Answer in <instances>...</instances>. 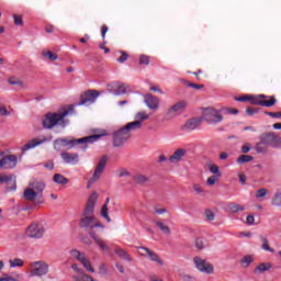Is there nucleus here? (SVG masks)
Segmentation results:
<instances>
[{
    "instance_id": "16",
    "label": "nucleus",
    "mask_w": 281,
    "mask_h": 281,
    "mask_svg": "<svg viewBox=\"0 0 281 281\" xmlns=\"http://www.w3.org/2000/svg\"><path fill=\"white\" fill-rule=\"evenodd\" d=\"M45 226L42 224H31L27 228L29 238H43Z\"/></svg>"
},
{
    "instance_id": "6",
    "label": "nucleus",
    "mask_w": 281,
    "mask_h": 281,
    "mask_svg": "<svg viewBox=\"0 0 281 281\" xmlns=\"http://www.w3.org/2000/svg\"><path fill=\"white\" fill-rule=\"evenodd\" d=\"M259 140L262 142L267 147L281 148V137L276 133H263L259 136Z\"/></svg>"
},
{
    "instance_id": "33",
    "label": "nucleus",
    "mask_w": 281,
    "mask_h": 281,
    "mask_svg": "<svg viewBox=\"0 0 281 281\" xmlns=\"http://www.w3.org/2000/svg\"><path fill=\"white\" fill-rule=\"evenodd\" d=\"M244 210H245L244 206H240L236 203L227 204V211L231 212L232 214H236L237 212H243Z\"/></svg>"
},
{
    "instance_id": "14",
    "label": "nucleus",
    "mask_w": 281,
    "mask_h": 281,
    "mask_svg": "<svg viewBox=\"0 0 281 281\" xmlns=\"http://www.w3.org/2000/svg\"><path fill=\"white\" fill-rule=\"evenodd\" d=\"M144 104L149 109V111H159L161 100H159L158 97L148 93L144 95Z\"/></svg>"
},
{
    "instance_id": "8",
    "label": "nucleus",
    "mask_w": 281,
    "mask_h": 281,
    "mask_svg": "<svg viewBox=\"0 0 281 281\" xmlns=\"http://www.w3.org/2000/svg\"><path fill=\"white\" fill-rule=\"evenodd\" d=\"M188 108V102L186 101H178L176 102L171 108L168 109L166 112V117L168 120H173V117H178V115H181Z\"/></svg>"
},
{
    "instance_id": "4",
    "label": "nucleus",
    "mask_w": 281,
    "mask_h": 281,
    "mask_svg": "<svg viewBox=\"0 0 281 281\" xmlns=\"http://www.w3.org/2000/svg\"><path fill=\"white\" fill-rule=\"evenodd\" d=\"M223 115H238V111L234 108H221L220 110L206 108L203 110L202 120L207 124H221Z\"/></svg>"
},
{
    "instance_id": "55",
    "label": "nucleus",
    "mask_w": 281,
    "mask_h": 281,
    "mask_svg": "<svg viewBox=\"0 0 281 281\" xmlns=\"http://www.w3.org/2000/svg\"><path fill=\"white\" fill-rule=\"evenodd\" d=\"M119 177H131V172H128L126 169H121L119 171Z\"/></svg>"
},
{
    "instance_id": "62",
    "label": "nucleus",
    "mask_w": 281,
    "mask_h": 281,
    "mask_svg": "<svg viewBox=\"0 0 281 281\" xmlns=\"http://www.w3.org/2000/svg\"><path fill=\"white\" fill-rule=\"evenodd\" d=\"M155 214H166V212H168V210L166 209H154Z\"/></svg>"
},
{
    "instance_id": "34",
    "label": "nucleus",
    "mask_w": 281,
    "mask_h": 281,
    "mask_svg": "<svg viewBox=\"0 0 281 281\" xmlns=\"http://www.w3.org/2000/svg\"><path fill=\"white\" fill-rule=\"evenodd\" d=\"M135 120L136 122H139L142 125V123L146 122V120H150V115H148V113L146 112H137L135 115Z\"/></svg>"
},
{
    "instance_id": "36",
    "label": "nucleus",
    "mask_w": 281,
    "mask_h": 281,
    "mask_svg": "<svg viewBox=\"0 0 281 281\" xmlns=\"http://www.w3.org/2000/svg\"><path fill=\"white\" fill-rule=\"evenodd\" d=\"M251 262H254V257L251 255H246L244 258H241L240 260V265L241 267H244L245 269H247V267H249L251 265Z\"/></svg>"
},
{
    "instance_id": "48",
    "label": "nucleus",
    "mask_w": 281,
    "mask_h": 281,
    "mask_svg": "<svg viewBox=\"0 0 281 281\" xmlns=\"http://www.w3.org/2000/svg\"><path fill=\"white\" fill-rule=\"evenodd\" d=\"M12 113L8 110V108H5L4 105L0 106V115H1V117H8Z\"/></svg>"
},
{
    "instance_id": "49",
    "label": "nucleus",
    "mask_w": 281,
    "mask_h": 281,
    "mask_svg": "<svg viewBox=\"0 0 281 281\" xmlns=\"http://www.w3.org/2000/svg\"><path fill=\"white\" fill-rule=\"evenodd\" d=\"M195 247L199 250L204 249L205 243L203 241V239H201V238L195 239Z\"/></svg>"
},
{
    "instance_id": "37",
    "label": "nucleus",
    "mask_w": 281,
    "mask_h": 281,
    "mask_svg": "<svg viewBox=\"0 0 281 281\" xmlns=\"http://www.w3.org/2000/svg\"><path fill=\"white\" fill-rule=\"evenodd\" d=\"M9 265H10L11 269H14L16 267H23V265H25V262L21 258H14V259L9 260Z\"/></svg>"
},
{
    "instance_id": "21",
    "label": "nucleus",
    "mask_w": 281,
    "mask_h": 281,
    "mask_svg": "<svg viewBox=\"0 0 281 281\" xmlns=\"http://www.w3.org/2000/svg\"><path fill=\"white\" fill-rule=\"evenodd\" d=\"M61 159L65 161V164H71L72 166H76L78 161H80V156L76 153H67L64 151L60 154Z\"/></svg>"
},
{
    "instance_id": "9",
    "label": "nucleus",
    "mask_w": 281,
    "mask_h": 281,
    "mask_svg": "<svg viewBox=\"0 0 281 281\" xmlns=\"http://www.w3.org/2000/svg\"><path fill=\"white\" fill-rule=\"evenodd\" d=\"M139 256L148 258L151 262H157L160 267H164V260L159 258V255L144 246L137 247Z\"/></svg>"
},
{
    "instance_id": "24",
    "label": "nucleus",
    "mask_w": 281,
    "mask_h": 281,
    "mask_svg": "<svg viewBox=\"0 0 281 281\" xmlns=\"http://www.w3.org/2000/svg\"><path fill=\"white\" fill-rule=\"evenodd\" d=\"M109 203H111V198H106L104 204L101 207V217L106 221V223H111V217L109 216Z\"/></svg>"
},
{
    "instance_id": "64",
    "label": "nucleus",
    "mask_w": 281,
    "mask_h": 281,
    "mask_svg": "<svg viewBox=\"0 0 281 281\" xmlns=\"http://www.w3.org/2000/svg\"><path fill=\"white\" fill-rule=\"evenodd\" d=\"M182 281H194V279L192 277H190V276H184L182 278Z\"/></svg>"
},
{
    "instance_id": "57",
    "label": "nucleus",
    "mask_w": 281,
    "mask_h": 281,
    "mask_svg": "<svg viewBox=\"0 0 281 281\" xmlns=\"http://www.w3.org/2000/svg\"><path fill=\"white\" fill-rule=\"evenodd\" d=\"M238 179L241 186H245V183H247V177L243 173L238 175Z\"/></svg>"
},
{
    "instance_id": "23",
    "label": "nucleus",
    "mask_w": 281,
    "mask_h": 281,
    "mask_svg": "<svg viewBox=\"0 0 281 281\" xmlns=\"http://www.w3.org/2000/svg\"><path fill=\"white\" fill-rule=\"evenodd\" d=\"M201 126V120L200 119H190L188 120L184 125L182 126L183 131H196Z\"/></svg>"
},
{
    "instance_id": "31",
    "label": "nucleus",
    "mask_w": 281,
    "mask_h": 281,
    "mask_svg": "<svg viewBox=\"0 0 281 281\" xmlns=\"http://www.w3.org/2000/svg\"><path fill=\"white\" fill-rule=\"evenodd\" d=\"M53 181H54V183H58L59 186H65V184L69 183V179L65 178V176H63L60 173H56L53 177Z\"/></svg>"
},
{
    "instance_id": "56",
    "label": "nucleus",
    "mask_w": 281,
    "mask_h": 281,
    "mask_svg": "<svg viewBox=\"0 0 281 281\" xmlns=\"http://www.w3.org/2000/svg\"><path fill=\"white\" fill-rule=\"evenodd\" d=\"M106 32H109V26L103 25L101 27V36H102V38H106Z\"/></svg>"
},
{
    "instance_id": "27",
    "label": "nucleus",
    "mask_w": 281,
    "mask_h": 281,
    "mask_svg": "<svg viewBox=\"0 0 281 281\" xmlns=\"http://www.w3.org/2000/svg\"><path fill=\"white\" fill-rule=\"evenodd\" d=\"M69 256L74 258V260H78V262H82L87 257L83 252H80L78 249L69 250Z\"/></svg>"
},
{
    "instance_id": "10",
    "label": "nucleus",
    "mask_w": 281,
    "mask_h": 281,
    "mask_svg": "<svg viewBox=\"0 0 281 281\" xmlns=\"http://www.w3.org/2000/svg\"><path fill=\"white\" fill-rule=\"evenodd\" d=\"M128 139H131V133L127 132L126 128L122 127L121 130L114 133L113 144L117 148L120 146H124V144H126Z\"/></svg>"
},
{
    "instance_id": "53",
    "label": "nucleus",
    "mask_w": 281,
    "mask_h": 281,
    "mask_svg": "<svg viewBox=\"0 0 281 281\" xmlns=\"http://www.w3.org/2000/svg\"><path fill=\"white\" fill-rule=\"evenodd\" d=\"M246 223H247V225H255L256 224V218L254 217V215H248L246 217Z\"/></svg>"
},
{
    "instance_id": "58",
    "label": "nucleus",
    "mask_w": 281,
    "mask_h": 281,
    "mask_svg": "<svg viewBox=\"0 0 281 281\" xmlns=\"http://www.w3.org/2000/svg\"><path fill=\"white\" fill-rule=\"evenodd\" d=\"M193 190H194V192H196L198 194L203 193V188H201L200 184H194V186H193Z\"/></svg>"
},
{
    "instance_id": "59",
    "label": "nucleus",
    "mask_w": 281,
    "mask_h": 281,
    "mask_svg": "<svg viewBox=\"0 0 281 281\" xmlns=\"http://www.w3.org/2000/svg\"><path fill=\"white\" fill-rule=\"evenodd\" d=\"M265 114L269 115V117H281V112L280 113L265 112Z\"/></svg>"
},
{
    "instance_id": "19",
    "label": "nucleus",
    "mask_w": 281,
    "mask_h": 281,
    "mask_svg": "<svg viewBox=\"0 0 281 281\" xmlns=\"http://www.w3.org/2000/svg\"><path fill=\"white\" fill-rule=\"evenodd\" d=\"M112 89H116L114 95H124L131 91V86L128 83H123L120 81H114L111 83Z\"/></svg>"
},
{
    "instance_id": "3",
    "label": "nucleus",
    "mask_w": 281,
    "mask_h": 281,
    "mask_svg": "<svg viewBox=\"0 0 281 281\" xmlns=\"http://www.w3.org/2000/svg\"><path fill=\"white\" fill-rule=\"evenodd\" d=\"M105 136H106V133L94 134V135L86 136L83 138H78V139L57 138L54 142V148L55 150H60V148H76L78 144H93L98 142V139H100L101 137H105Z\"/></svg>"
},
{
    "instance_id": "38",
    "label": "nucleus",
    "mask_w": 281,
    "mask_h": 281,
    "mask_svg": "<svg viewBox=\"0 0 281 281\" xmlns=\"http://www.w3.org/2000/svg\"><path fill=\"white\" fill-rule=\"evenodd\" d=\"M209 171L211 172V175H213L215 177H222L221 168H218V165H214V164L210 165Z\"/></svg>"
},
{
    "instance_id": "39",
    "label": "nucleus",
    "mask_w": 281,
    "mask_h": 281,
    "mask_svg": "<svg viewBox=\"0 0 281 281\" xmlns=\"http://www.w3.org/2000/svg\"><path fill=\"white\" fill-rule=\"evenodd\" d=\"M249 161H254V156L241 155L237 158V164H249Z\"/></svg>"
},
{
    "instance_id": "29",
    "label": "nucleus",
    "mask_w": 281,
    "mask_h": 281,
    "mask_svg": "<svg viewBox=\"0 0 281 281\" xmlns=\"http://www.w3.org/2000/svg\"><path fill=\"white\" fill-rule=\"evenodd\" d=\"M124 128L127 130V133H131V131H139V128H142V123L139 121L130 122Z\"/></svg>"
},
{
    "instance_id": "25",
    "label": "nucleus",
    "mask_w": 281,
    "mask_h": 281,
    "mask_svg": "<svg viewBox=\"0 0 281 281\" xmlns=\"http://www.w3.org/2000/svg\"><path fill=\"white\" fill-rule=\"evenodd\" d=\"M89 235L91 236L92 239H94V243L103 250L106 251L109 249V246H106V244H104V241L102 240V238H100L98 235H95V233L90 232Z\"/></svg>"
},
{
    "instance_id": "18",
    "label": "nucleus",
    "mask_w": 281,
    "mask_h": 281,
    "mask_svg": "<svg viewBox=\"0 0 281 281\" xmlns=\"http://www.w3.org/2000/svg\"><path fill=\"white\" fill-rule=\"evenodd\" d=\"M93 221H95V216L93 214H87V210L83 211L82 217L79 222L80 227H83L86 229L93 227Z\"/></svg>"
},
{
    "instance_id": "42",
    "label": "nucleus",
    "mask_w": 281,
    "mask_h": 281,
    "mask_svg": "<svg viewBox=\"0 0 281 281\" xmlns=\"http://www.w3.org/2000/svg\"><path fill=\"white\" fill-rule=\"evenodd\" d=\"M267 194H269V190H267L266 188H261V189L257 190L255 196H256V199H265V196H267Z\"/></svg>"
},
{
    "instance_id": "47",
    "label": "nucleus",
    "mask_w": 281,
    "mask_h": 281,
    "mask_svg": "<svg viewBox=\"0 0 281 281\" xmlns=\"http://www.w3.org/2000/svg\"><path fill=\"white\" fill-rule=\"evenodd\" d=\"M139 65H150V57H148L147 55H140Z\"/></svg>"
},
{
    "instance_id": "26",
    "label": "nucleus",
    "mask_w": 281,
    "mask_h": 281,
    "mask_svg": "<svg viewBox=\"0 0 281 281\" xmlns=\"http://www.w3.org/2000/svg\"><path fill=\"white\" fill-rule=\"evenodd\" d=\"M114 252L119 258H122V260H126V262H133V258H131V256L128 255V252H126V250L122 248H115Z\"/></svg>"
},
{
    "instance_id": "51",
    "label": "nucleus",
    "mask_w": 281,
    "mask_h": 281,
    "mask_svg": "<svg viewBox=\"0 0 281 281\" xmlns=\"http://www.w3.org/2000/svg\"><path fill=\"white\" fill-rule=\"evenodd\" d=\"M260 111V108H248L247 110H246V113H247V115H256V113H258Z\"/></svg>"
},
{
    "instance_id": "28",
    "label": "nucleus",
    "mask_w": 281,
    "mask_h": 281,
    "mask_svg": "<svg viewBox=\"0 0 281 281\" xmlns=\"http://www.w3.org/2000/svg\"><path fill=\"white\" fill-rule=\"evenodd\" d=\"M273 265L271 262H262L255 268V273H265V271H269L272 269Z\"/></svg>"
},
{
    "instance_id": "20",
    "label": "nucleus",
    "mask_w": 281,
    "mask_h": 281,
    "mask_svg": "<svg viewBox=\"0 0 281 281\" xmlns=\"http://www.w3.org/2000/svg\"><path fill=\"white\" fill-rule=\"evenodd\" d=\"M95 203H98V192H92L88 199L86 205V214H93L95 210Z\"/></svg>"
},
{
    "instance_id": "35",
    "label": "nucleus",
    "mask_w": 281,
    "mask_h": 281,
    "mask_svg": "<svg viewBox=\"0 0 281 281\" xmlns=\"http://www.w3.org/2000/svg\"><path fill=\"white\" fill-rule=\"evenodd\" d=\"M261 249H263V251H269L270 254H273L276 251V249L269 246V239H267V237H261Z\"/></svg>"
},
{
    "instance_id": "54",
    "label": "nucleus",
    "mask_w": 281,
    "mask_h": 281,
    "mask_svg": "<svg viewBox=\"0 0 281 281\" xmlns=\"http://www.w3.org/2000/svg\"><path fill=\"white\" fill-rule=\"evenodd\" d=\"M128 60V54L122 53L121 57L117 58V63H126Z\"/></svg>"
},
{
    "instance_id": "7",
    "label": "nucleus",
    "mask_w": 281,
    "mask_h": 281,
    "mask_svg": "<svg viewBox=\"0 0 281 281\" xmlns=\"http://www.w3.org/2000/svg\"><path fill=\"white\" fill-rule=\"evenodd\" d=\"M106 161H109V158L106 156L100 158L92 177L88 180L87 188H91L93 183L99 181V179L102 177V172H104V168H106Z\"/></svg>"
},
{
    "instance_id": "44",
    "label": "nucleus",
    "mask_w": 281,
    "mask_h": 281,
    "mask_svg": "<svg viewBox=\"0 0 281 281\" xmlns=\"http://www.w3.org/2000/svg\"><path fill=\"white\" fill-rule=\"evenodd\" d=\"M90 279H91V277L85 272H81L75 277V281H89Z\"/></svg>"
},
{
    "instance_id": "5",
    "label": "nucleus",
    "mask_w": 281,
    "mask_h": 281,
    "mask_svg": "<svg viewBox=\"0 0 281 281\" xmlns=\"http://www.w3.org/2000/svg\"><path fill=\"white\" fill-rule=\"evenodd\" d=\"M49 273V265L44 260L30 263V278H43Z\"/></svg>"
},
{
    "instance_id": "11",
    "label": "nucleus",
    "mask_w": 281,
    "mask_h": 281,
    "mask_svg": "<svg viewBox=\"0 0 281 281\" xmlns=\"http://www.w3.org/2000/svg\"><path fill=\"white\" fill-rule=\"evenodd\" d=\"M250 102L257 106H273L276 104V98L259 94L257 97H250Z\"/></svg>"
},
{
    "instance_id": "61",
    "label": "nucleus",
    "mask_w": 281,
    "mask_h": 281,
    "mask_svg": "<svg viewBox=\"0 0 281 281\" xmlns=\"http://www.w3.org/2000/svg\"><path fill=\"white\" fill-rule=\"evenodd\" d=\"M71 269L74 270V271H76L77 273H85V271H82V269H80L79 267H78V265H76V263H74L72 266H71Z\"/></svg>"
},
{
    "instance_id": "15",
    "label": "nucleus",
    "mask_w": 281,
    "mask_h": 281,
    "mask_svg": "<svg viewBox=\"0 0 281 281\" xmlns=\"http://www.w3.org/2000/svg\"><path fill=\"white\" fill-rule=\"evenodd\" d=\"M16 164H19L16 155H7L0 160V168L12 170V168H16Z\"/></svg>"
},
{
    "instance_id": "50",
    "label": "nucleus",
    "mask_w": 281,
    "mask_h": 281,
    "mask_svg": "<svg viewBox=\"0 0 281 281\" xmlns=\"http://www.w3.org/2000/svg\"><path fill=\"white\" fill-rule=\"evenodd\" d=\"M204 216L206 217L207 221H214V218L216 217V216L214 215V212H212V211H210V210H206V211L204 212Z\"/></svg>"
},
{
    "instance_id": "22",
    "label": "nucleus",
    "mask_w": 281,
    "mask_h": 281,
    "mask_svg": "<svg viewBox=\"0 0 281 281\" xmlns=\"http://www.w3.org/2000/svg\"><path fill=\"white\" fill-rule=\"evenodd\" d=\"M188 150L184 148L177 149L169 158L170 164H179V161L183 160V157H186Z\"/></svg>"
},
{
    "instance_id": "63",
    "label": "nucleus",
    "mask_w": 281,
    "mask_h": 281,
    "mask_svg": "<svg viewBox=\"0 0 281 281\" xmlns=\"http://www.w3.org/2000/svg\"><path fill=\"white\" fill-rule=\"evenodd\" d=\"M249 150H251V147H250L249 145H244V146L241 147V153H244V154L249 153Z\"/></svg>"
},
{
    "instance_id": "60",
    "label": "nucleus",
    "mask_w": 281,
    "mask_h": 281,
    "mask_svg": "<svg viewBox=\"0 0 281 281\" xmlns=\"http://www.w3.org/2000/svg\"><path fill=\"white\" fill-rule=\"evenodd\" d=\"M188 87H190L191 89H203V85H196V83H188Z\"/></svg>"
},
{
    "instance_id": "52",
    "label": "nucleus",
    "mask_w": 281,
    "mask_h": 281,
    "mask_svg": "<svg viewBox=\"0 0 281 281\" xmlns=\"http://www.w3.org/2000/svg\"><path fill=\"white\" fill-rule=\"evenodd\" d=\"M13 20L15 25H19V26L23 25V18H21L20 15H14Z\"/></svg>"
},
{
    "instance_id": "40",
    "label": "nucleus",
    "mask_w": 281,
    "mask_h": 281,
    "mask_svg": "<svg viewBox=\"0 0 281 281\" xmlns=\"http://www.w3.org/2000/svg\"><path fill=\"white\" fill-rule=\"evenodd\" d=\"M156 227H159L162 234H167V235L170 234V227L164 224V222H156Z\"/></svg>"
},
{
    "instance_id": "13",
    "label": "nucleus",
    "mask_w": 281,
    "mask_h": 281,
    "mask_svg": "<svg viewBox=\"0 0 281 281\" xmlns=\"http://www.w3.org/2000/svg\"><path fill=\"white\" fill-rule=\"evenodd\" d=\"M47 142H52V136H43L41 138H34L29 140L24 146H22V153H27V150H32L36 148V146H42V144H47Z\"/></svg>"
},
{
    "instance_id": "1",
    "label": "nucleus",
    "mask_w": 281,
    "mask_h": 281,
    "mask_svg": "<svg viewBox=\"0 0 281 281\" xmlns=\"http://www.w3.org/2000/svg\"><path fill=\"white\" fill-rule=\"evenodd\" d=\"M100 98V92L95 90H89L80 97V102L76 105H67L61 108L58 112L47 113L42 122L44 128L52 131L55 126L60 128H67L69 126V115H74L76 106H89L95 103V100Z\"/></svg>"
},
{
    "instance_id": "12",
    "label": "nucleus",
    "mask_w": 281,
    "mask_h": 281,
    "mask_svg": "<svg viewBox=\"0 0 281 281\" xmlns=\"http://www.w3.org/2000/svg\"><path fill=\"white\" fill-rule=\"evenodd\" d=\"M193 262L198 271H201L202 273H207V274L214 273V266H212L210 262H206L205 259L195 257L193 259Z\"/></svg>"
},
{
    "instance_id": "45",
    "label": "nucleus",
    "mask_w": 281,
    "mask_h": 281,
    "mask_svg": "<svg viewBox=\"0 0 281 281\" xmlns=\"http://www.w3.org/2000/svg\"><path fill=\"white\" fill-rule=\"evenodd\" d=\"M220 178H221V176L209 177V179L206 180V186H216Z\"/></svg>"
},
{
    "instance_id": "30",
    "label": "nucleus",
    "mask_w": 281,
    "mask_h": 281,
    "mask_svg": "<svg viewBox=\"0 0 281 281\" xmlns=\"http://www.w3.org/2000/svg\"><path fill=\"white\" fill-rule=\"evenodd\" d=\"M255 150L258 153V155H267V151L269 150L268 147L263 144L262 140H259L255 145Z\"/></svg>"
},
{
    "instance_id": "43",
    "label": "nucleus",
    "mask_w": 281,
    "mask_h": 281,
    "mask_svg": "<svg viewBox=\"0 0 281 281\" xmlns=\"http://www.w3.org/2000/svg\"><path fill=\"white\" fill-rule=\"evenodd\" d=\"M42 55L44 56V58H47L48 60H58V55L50 50L43 52Z\"/></svg>"
},
{
    "instance_id": "41",
    "label": "nucleus",
    "mask_w": 281,
    "mask_h": 281,
    "mask_svg": "<svg viewBox=\"0 0 281 281\" xmlns=\"http://www.w3.org/2000/svg\"><path fill=\"white\" fill-rule=\"evenodd\" d=\"M82 267L86 268V270H88L90 273H95V269H93V266H91V261H89V259H85L81 262Z\"/></svg>"
},
{
    "instance_id": "46",
    "label": "nucleus",
    "mask_w": 281,
    "mask_h": 281,
    "mask_svg": "<svg viewBox=\"0 0 281 281\" xmlns=\"http://www.w3.org/2000/svg\"><path fill=\"white\" fill-rule=\"evenodd\" d=\"M272 205H276L277 207H281V192L274 194Z\"/></svg>"
},
{
    "instance_id": "32",
    "label": "nucleus",
    "mask_w": 281,
    "mask_h": 281,
    "mask_svg": "<svg viewBox=\"0 0 281 281\" xmlns=\"http://www.w3.org/2000/svg\"><path fill=\"white\" fill-rule=\"evenodd\" d=\"M150 181V177L146 175L138 173L134 176V182L138 184L148 183Z\"/></svg>"
},
{
    "instance_id": "2",
    "label": "nucleus",
    "mask_w": 281,
    "mask_h": 281,
    "mask_svg": "<svg viewBox=\"0 0 281 281\" xmlns=\"http://www.w3.org/2000/svg\"><path fill=\"white\" fill-rule=\"evenodd\" d=\"M45 190V183L40 180H33L29 183V187L23 192L24 201H33L35 205H43L45 198H43V191Z\"/></svg>"
},
{
    "instance_id": "17",
    "label": "nucleus",
    "mask_w": 281,
    "mask_h": 281,
    "mask_svg": "<svg viewBox=\"0 0 281 281\" xmlns=\"http://www.w3.org/2000/svg\"><path fill=\"white\" fill-rule=\"evenodd\" d=\"M0 183H5L7 192H14L16 190V177L13 175H1Z\"/></svg>"
}]
</instances>
